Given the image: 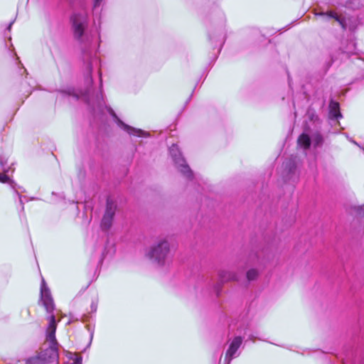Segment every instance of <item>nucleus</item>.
I'll return each instance as SVG.
<instances>
[{
    "label": "nucleus",
    "mask_w": 364,
    "mask_h": 364,
    "mask_svg": "<svg viewBox=\"0 0 364 364\" xmlns=\"http://www.w3.org/2000/svg\"><path fill=\"white\" fill-rule=\"evenodd\" d=\"M91 308L93 311H95L97 310V304L94 302L92 303Z\"/></svg>",
    "instance_id": "nucleus-21"
},
{
    "label": "nucleus",
    "mask_w": 364,
    "mask_h": 364,
    "mask_svg": "<svg viewBox=\"0 0 364 364\" xmlns=\"http://www.w3.org/2000/svg\"><path fill=\"white\" fill-rule=\"evenodd\" d=\"M298 145L304 149H307L310 146V138L306 134H302L299 136L297 140Z\"/></svg>",
    "instance_id": "nucleus-12"
},
{
    "label": "nucleus",
    "mask_w": 364,
    "mask_h": 364,
    "mask_svg": "<svg viewBox=\"0 0 364 364\" xmlns=\"http://www.w3.org/2000/svg\"><path fill=\"white\" fill-rule=\"evenodd\" d=\"M329 116L331 119H338L342 117L340 112L339 104L337 102L331 100L329 104Z\"/></svg>",
    "instance_id": "nucleus-9"
},
{
    "label": "nucleus",
    "mask_w": 364,
    "mask_h": 364,
    "mask_svg": "<svg viewBox=\"0 0 364 364\" xmlns=\"http://www.w3.org/2000/svg\"><path fill=\"white\" fill-rule=\"evenodd\" d=\"M70 19L74 35L77 39H80L87 26V14L86 11L74 12Z\"/></svg>",
    "instance_id": "nucleus-3"
},
{
    "label": "nucleus",
    "mask_w": 364,
    "mask_h": 364,
    "mask_svg": "<svg viewBox=\"0 0 364 364\" xmlns=\"http://www.w3.org/2000/svg\"><path fill=\"white\" fill-rule=\"evenodd\" d=\"M117 210V204L110 198L107 200L106 209H105V215H108L114 218L115 211Z\"/></svg>",
    "instance_id": "nucleus-11"
},
{
    "label": "nucleus",
    "mask_w": 364,
    "mask_h": 364,
    "mask_svg": "<svg viewBox=\"0 0 364 364\" xmlns=\"http://www.w3.org/2000/svg\"><path fill=\"white\" fill-rule=\"evenodd\" d=\"M316 16L327 17L328 18H334L336 21H338L339 23V24L343 28H346L344 19L343 18H341V16H339L336 12H334L333 11L316 13Z\"/></svg>",
    "instance_id": "nucleus-8"
},
{
    "label": "nucleus",
    "mask_w": 364,
    "mask_h": 364,
    "mask_svg": "<svg viewBox=\"0 0 364 364\" xmlns=\"http://www.w3.org/2000/svg\"><path fill=\"white\" fill-rule=\"evenodd\" d=\"M41 301L45 307L47 313L49 314L48 317L49 323L47 329L46 340L49 343L50 347H58V343L55 336L57 325L55 316L53 313L55 310V304L50 291L43 278H42L41 285Z\"/></svg>",
    "instance_id": "nucleus-1"
},
{
    "label": "nucleus",
    "mask_w": 364,
    "mask_h": 364,
    "mask_svg": "<svg viewBox=\"0 0 364 364\" xmlns=\"http://www.w3.org/2000/svg\"><path fill=\"white\" fill-rule=\"evenodd\" d=\"M108 112L115 119L117 124L122 129H123L124 131H126L129 134L137 136H144V137L149 136V134L147 132H146L141 129H136V128L132 127L124 124L120 119H119L117 117V116L114 113V110L111 107L108 108Z\"/></svg>",
    "instance_id": "nucleus-5"
},
{
    "label": "nucleus",
    "mask_w": 364,
    "mask_h": 364,
    "mask_svg": "<svg viewBox=\"0 0 364 364\" xmlns=\"http://www.w3.org/2000/svg\"><path fill=\"white\" fill-rule=\"evenodd\" d=\"M18 197H19V200H20V203L23 205V201H22V196L21 195H19L18 193H17Z\"/></svg>",
    "instance_id": "nucleus-23"
},
{
    "label": "nucleus",
    "mask_w": 364,
    "mask_h": 364,
    "mask_svg": "<svg viewBox=\"0 0 364 364\" xmlns=\"http://www.w3.org/2000/svg\"><path fill=\"white\" fill-rule=\"evenodd\" d=\"M42 357L40 353L34 357H31L26 360V364H43Z\"/></svg>",
    "instance_id": "nucleus-14"
},
{
    "label": "nucleus",
    "mask_w": 364,
    "mask_h": 364,
    "mask_svg": "<svg viewBox=\"0 0 364 364\" xmlns=\"http://www.w3.org/2000/svg\"><path fill=\"white\" fill-rule=\"evenodd\" d=\"M102 1V0H94V8L99 6Z\"/></svg>",
    "instance_id": "nucleus-20"
},
{
    "label": "nucleus",
    "mask_w": 364,
    "mask_h": 364,
    "mask_svg": "<svg viewBox=\"0 0 364 364\" xmlns=\"http://www.w3.org/2000/svg\"><path fill=\"white\" fill-rule=\"evenodd\" d=\"M219 278L222 282L235 280L237 279L236 274L228 270H221L219 272Z\"/></svg>",
    "instance_id": "nucleus-10"
},
{
    "label": "nucleus",
    "mask_w": 364,
    "mask_h": 364,
    "mask_svg": "<svg viewBox=\"0 0 364 364\" xmlns=\"http://www.w3.org/2000/svg\"><path fill=\"white\" fill-rule=\"evenodd\" d=\"M43 364H46L48 363H50L53 360H57L58 359V349L56 346L48 347L45 350L40 353Z\"/></svg>",
    "instance_id": "nucleus-7"
},
{
    "label": "nucleus",
    "mask_w": 364,
    "mask_h": 364,
    "mask_svg": "<svg viewBox=\"0 0 364 364\" xmlns=\"http://www.w3.org/2000/svg\"><path fill=\"white\" fill-rule=\"evenodd\" d=\"M314 141L315 146H319L320 144H322L323 138L321 135L317 134L314 136Z\"/></svg>",
    "instance_id": "nucleus-16"
},
{
    "label": "nucleus",
    "mask_w": 364,
    "mask_h": 364,
    "mask_svg": "<svg viewBox=\"0 0 364 364\" xmlns=\"http://www.w3.org/2000/svg\"><path fill=\"white\" fill-rule=\"evenodd\" d=\"M170 252L169 242L166 237L159 238L147 251L146 255L159 265L164 264Z\"/></svg>",
    "instance_id": "nucleus-2"
},
{
    "label": "nucleus",
    "mask_w": 364,
    "mask_h": 364,
    "mask_svg": "<svg viewBox=\"0 0 364 364\" xmlns=\"http://www.w3.org/2000/svg\"><path fill=\"white\" fill-rule=\"evenodd\" d=\"M4 172H8L9 171H8V170H5V169H4Z\"/></svg>",
    "instance_id": "nucleus-24"
},
{
    "label": "nucleus",
    "mask_w": 364,
    "mask_h": 364,
    "mask_svg": "<svg viewBox=\"0 0 364 364\" xmlns=\"http://www.w3.org/2000/svg\"><path fill=\"white\" fill-rule=\"evenodd\" d=\"M242 343V338L241 336H236L233 338V340L230 342L229 348L225 354V361H227L228 364H230L231 360L237 357L238 354H237V351L240 346Z\"/></svg>",
    "instance_id": "nucleus-6"
},
{
    "label": "nucleus",
    "mask_w": 364,
    "mask_h": 364,
    "mask_svg": "<svg viewBox=\"0 0 364 364\" xmlns=\"http://www.w3.org/2000/svg\"><path fill=\"white\" fill-rule=\"evenodd\" d=\"M0 181L3 183H9L10 179L5 173H0Z\"/></svg>",
    "instance_id": "nucleus-17"
},
{
    "label": "nucleus",
    "mask_w": 364,
    "mask_h": 364,
    "mask_svg": "<svg viewBox=\"0 0 364 364\" xmlns=\"http://www.w3.org/2000/svg\"><path fill=\"white\" fill-rule=\"evenodd\" d=\"M72 364H82V358L80 357H77Z\"/></svg>",
    "instance_id": "nucleus-18"
},
{
    "label": "nucleus",
    "mask_w": 364,
    "mask_h": 364,
    "mask_svg": "<svg viewBox=\"0 0 364 364\" xmlns=\"http://www.w3.org/2000/svg\"><path fill=\"white\" fill-rule=\"evenodd\" d=\"M258 272L255 269H251L247 272V278L249 281H252L257 278Z\"/></svg>",
    "instance_id": "nucleus-15"
},
{
    "label": "nucleus",
    "mask_w": 364,
    "mask_h": 364,
    "mask_svg": "<svg viewBox=\"0 0 364 364\" xmlns=\"http://www.w3.org/2000/svg\"><path fill=\"white\" fill-rule=\"evenodd\" d=\"M113 218H114L108 215L104 214L101 222L102 228L105 230H109L112 227Z\"/></svg>",
    "instance_id": "nucleus-13"
},
{
    "label": "nucleus",
    "mask_w": 364,
    "mask_h": 364,
    "mask_svg": "<svg viewBox=\"0 0 364 364\" xmlns=\"http://www.w3.org/2000/svg\"><path fill=\"white\" fill-rule=\"evenodd\" d=\"M5 164H6V160H5L2 156H0V165L4 167Z\"/></svg>",
    "instance_id": "nucleus-19"
},
{
    "label": "nucleus",
    "mask_w": 364,
    "mask_h": 364,
    "mask_svg": "<svg viewBox=\"0 0 364 364\" xmlns=\"http://www.w3.org/2000/svg\"><path fill=\"white\" fill-rule=\"evenodd\" d=\"M13 23H14V21H11V22L9 24V26H8V27H7V30H8V31H10V30H11V26H12Z\"/></svg>",
    "instance_id": "nucleus-22"
},
{
    "label": "nucleus",
    "mask_w": 364,
    "mask_h": 364,
    "mask_svg": "<svg viewBox=\"0 0 364 364\" xmlns=\"http://www.w3.org/2000/svg\"><path fill=\"white\" fill-rule=\"evenodd\" d=\"M169 152L179 171L187 178H191L193 176V173L189 166L186 164L185 159L182 157L178 146L176 144H173L169 148Z\"/></svg>",
    "instance_id": "nucleus-4"
}]
</instances>
